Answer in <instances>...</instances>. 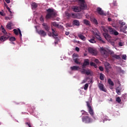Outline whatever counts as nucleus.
<instances>
[{"mask_svg":"<svg viewBox=\"0 0 127 127\" xmlns=\"http://www.w3.org/2000/svg\"><path fill=\"white\" fill-rule=\"evenodd\" d=\"M57 16V12L56 10L53 8H49L47 9V15H46V19H49L56 17Z\"/></svg>","mask_w":127,"mask_h":127,"instance_id":"1","label":"nucleus"},{"mask_svg":"<svg viewBox=\"0 0 127 127\" xmlns=\"http://www.w3.org/2000/svg\"><path fill=\"white\" fill-rule=\"evenodd\" d=\"M87 7L85 4H81L80 6H73L72 7V11L74 12H79L82 10H84Z\"/></svg>","mask_w":127,"mask_h":127,"instance_id":"2","label":"nucleus"},{"mask_svg":"<svg viewBox=\"0 0 127 127\" xmlns=\"http://www.w3.org/2000/svg\"><path fill=\"white\" fill-rule=\"evenodd\" d=\"M2 30V32H3V33H4V35H3L0 37V41H1V42H4L5 41H6L7 40H8L9 36V35H8V34L6 32V30L4 29V30Z\"/></svg>","mask_w":127,"mask_h":127,"instance_id":"3","label":"nucleus"},{"mask_svg":"<svg viewBox=\"0 0 127 127\" xmlns=\"http://www.w3.org/2000/svg\"><path fill=\"white\" fill-rule=\"evenodd\" d=\"M82 122L85 124H91L92 123V119L88 116H83L82 117Z\"/></svg>","mask_w":127,"mask_h":127,"instance_id":"4","label":"nucleus"},{"mask_svg":"<svg viewBox=\"0 0 127 127\" xmlns=\"http://www.w3.org/2000/svg\"><path fill=\"white\" fill-rule=\"evenodd\" d=\"M88 52L92 56H96L98 54V51H97V50L93 48H88Z\"/></svg>","mask_w":127,"mask_h":127,"instance_id":"5","label":"nucleus"},{"mask_svg":"<svg viewBox=\"0 0 127 127\" xmlns=\"http://www.w3.org/2000/svg\"><path fill=\"white\" fill-rule=\"evenodd\" d=\"M64 14L65 15V16H66L67 18L72 17V18H77V15H76V13H69L67 12H64Z\"/></svg>","mask_w":127,"mask_h":127,"instance_id":"6","label":"nucleus"},{"mask_svg":"<svg viewBox=\"0 0 127 127\" xmlns=\"http://www.w3.org/2000/svg\"><path fill=\"white\" fill-rule=\"evenodd\" d=\"M100 53H101V54L104 56V57H107L108 56V53L107 52V51L103 47L100 48Z\"/></svg>","mask_w":127,"mask_h":127,"instance_id":"7","label":"nucleus"},{"mask_svg":"<svg viewBox=\"0 0 127 127\" xmlns=\"http://www.w3.org/2000/svg\"><path fill=\"white\" fill-rule=\"evenodd\" d=\"M87 103V106L88 107V110L89 111V114L91 115V116H93L94 115V112H93V109H92V107L90 105V103L89 102H86Z\"/></svg>","mask_w":127,"mask_h":127,"instance_id":"8","label":"nucleus"},{"mask_svg":"<svg viewBox=\"0 0 127 127\" xmlns=\"http://www.w3.org/2000/svg\"><path fill=\"white\" fill-rule=\"evenodd\" d=\"M43 28L46 31L49 32L50 30L51 29V27L49 25L47 24V23H42V24Z\"/></svg>","mask_w":127,"mask_h":127,"instance_id":"9","label":"nucleus"},{"mask_svg":"<svg viewBox=\"0 0 127 127\" xmlns=\"http://www.w3.org/2000/svg\"><path fill=\"white\" fill-rule=\"evenodd\" d=\"M97 12L101 16L106 15V14H105V12H104V11H103V10H102V9L100 7L97 8Z\"/></svg>","mask_w":127,"mask_h":127,"instance_id":"10","label":"nucleus"},{"mask_svg":"<svg viewBox=\"0 0 127 127\" xmlns=\"http://www.w3.org/2000/svg\"><path fill=\"white\" fill-rule=\"evenodd\" d=\"M13 31H14V34L15 35H18L19 34L20 37L22 36V34H21V31L19 28H18V29H14Z\"/></svg>","mask_w":127,"mask_h":127,"instance_id":"11","label":"nucleus"},{"mask_svg":"<svg viewBox=\"0 0 127 127\" xmlns=\"http://www.w3.org/2000/svg\"><path fill=\"white\" fill-rule=\"evenodd\" d=\"M37 33L40 35V36L41 37H45L46 36V32L45 31H44V30H40L38 31H37Z\"/></svg>","mask_w":127,"mask_h":127,"instance_id":"12","label":"nucleus"},{"mask_svg":"<svg viewBox=\"0 0 127 127\" xmlns=\"http://www.w3.org/2000/svg\"><path fill=\"white\" fill-rule=\"evenodd\" d=\"M95 36H96V39H97L99 41H101L102 42V43L105 44V41L104 40H102V38L100 37L99 35V34L98 33H96L94 34Z\"/></svg>","mask_w":127,"mask_h":127,"instance_id":"13","label":"nucleus"},{"mask_svg":"<svg viewBox=\"0 0 127 127\" xmlns=\"http://www.w3.org/2000/svg\"><path fill=\"white\" fill-rule=\"evenodd\" d=\"M98 87H99V89H100V90L106 92V89L104 88V85H103V84L99 83Z\"/></svg>","mask_w":127,"mask_h":127,"instance_id":"14","label":"nucleus"},{"mask_svg":"<svg viewBox=\"0 0 127 127\" xmlns=\"http://www.w3.org/2000/svg\"><path fill=\"white\" fill-rule=\"evenodd\" d=\"M122 88H121V87L120 86L117 87L116 88V93H117V94L118 95H121V90H122Z\"/></svg>","mask_w":127,"mask_h":127,"instance_id":"15","label":"nucleus"},{"mask_svg":"<svg viewBox=\"0 0 127 127\" xmlns=\"http://www.w3.org/2000/svg\"><path fill=\"white\" fill-rule=\"evenodd\" d=\"M72 25L79 26H80V22L77 20H73L72 21Z\"/></svg>","mask_w":127,"mask_h":127,"instance_id":"16","label":"nucleus"},{"mask_svg":"<svg viewBox=\"0 0 127 127\" xmlns=\"http://www.w3.org/2000/svg\"><path fill=\"white\" fill-rule=\"evenodd\" d=\"M89 60L86 59L84 61V63L83 64V68H85V66H87L89 65Z\"/></svg>","mask_w":127,"mask_h":127,"instance_id":"17","label":"nucleus"},{"mask_svg":"<svg viewBox=\"0 0 127 127\" xmlns=\"http://www.w3.org/2000/svg\"><path fill=\"white\" fill-rule=\"evenodd\" d=\"M103 36H104V38H105V39L107 40H109V39H110L111 38V37L110 36H109V34H108V33H103Z\"/></svg>","mask_w":127,"mask_h":127,"instance_id":"18","label":"nucleus"},{"mask_svg":"<svg viewBox=\"0 0 127 127\" xmlns=\"http://www.w3.org/2000/svg\"><path fill=\"white\" fill-rule=\"evenodd\" d=\"M108 84L110 85V89H112V87L114 86V83L111 80V79H108Z\"/></svg>","mask_w":127,"mask_h":127,"instance_id":"19","label":"nucleus"},{"mask_svg":"<svg viewBox=\"0 0 127 127\" xmlns=\"http://www.w3.org/2000/svg\"><path fill=\"white\" fill-rule=\"evenodd\" d=\"M78 37L81 40H83V41H86V37H85L82 34H78Z\"/></svg>","mask_w":127,"mask_h":127,"instance_id":"20","label":"nucleus"},{"mask_svg":"<svg viewBox=\"0 0 127 127\" xmlns=\"http://www.w3.org/2000/svg\"><path fill=\"white\" fill-rule=\"evenodd\" d=\"M79 69L80 68L79 67V66H73L70 67V70H71V71H78Z\"/></svg>","mask_w":127,"mask_h":127,"instance_id":"21","label":"nucleus"},{"mask_svg":"<svg viewBox=\"0 0 127 127\" xmlns=\"http://www.w3.org/2000/svg\"><path fill=\"white\" fill-rule=\"evenodd\" d=\"M52 31H53V35L54 36H59V34H58L57 31L55 30V29L52 28Z\"/></svg>","mask_w":127,"mask_h":127,"instance_id":"22","label":"nucleus"},{"mask_svg":"<svg viewBox=\"0 0 127 127\" xmlns=\"http://www.w3.org/2000/svg\"><path fill=\"white\" fill-rule=\"evenodd\" d=\"M89 42L91 44H95L96 43V41L95 40V37H93L92 39L89 40Z\"/></svg>","mask_w":127,"mask_h":127,"instance_id":"23","label":"nucleus"},{"mask_svg":"<svg viewBox=\"0 0 127 127\" xmlns=\"http://www.w3.org/2000/svg\"><path fill=\"white\" fill-rule=\"evenodd\" d=\"M83 23H84V24L87 25V26H89L90 25V21H89L87 19H85L83 21Z\"/></svg>","mask_w":127,"mask_h":127,"instance_id":"24","label":"nucleus"},{"mask_svg":"<svg viewBox=\"0 0 127 127\" xmlns=\"http://www.w3.org/2000/svg\"><path fill=\"white\" fill-rule=\"evenodd\" d=\"M11 22L7 23V25H6V28H7V29L9 30H11L12 28L11 27Z\"/></svg>","mask_w":127,"mask_h":127,"instance_id":"25","label":"nucleus"},{"mask_svg":"<svg viewBox=\"0 0 127 127\" xmlns=\"http://www.w3.org/2000/svg\"><path fill=\"white\" fill-rule=\"evenodd\" d=\"M85 74H86V75H91V74H92V71H91V70L88 69H87V72H85Z\"/></svg>","mask_w":127,"mask_h":127,"instance_id":"26","label":"nucleus"},{"mask_svg":"<svg viewBox=\"0 0 127 127\" xmlns=\"http://www.w3.org/2000/svg\"><path fill=\"white\" fill-rule=\"evenodd\" d=\"M51 26H52V27H53V26L58 27L60 26H62V25H59V24L57 23L56 22H53V23H52Z\"/></svg>","mask_w":127,"mask_h":127,"instance_id":"27","label":"nucleus"},{"mask_svg":"<svg viewBox=\"0 0 127 127\" xmlns=\"http://www.w3.org/2000/svg\"><path fill=\"white\" fill-rule=\"evenodd\" d=\"M108 30H109V32H117L116 31H115V30H114L113 28H112L111 27H108Z\"/></svg>","mask_w":127,"mask_h":127,"instance_id":"28","label":"nucleus"},{"mask_svg":"<svg viewBox=\"0 0 127 127\" xmlns=\"http://www.w3.org/2000/svg\"><path fill=\"white\" fill-rule=\"evenodd\" d=\"M37 7V3L35 2L32 3V9H35Z\"/></svg>","mask_w":127,"mask_h":127,"instance_id":"29","label":"nucleus"},{"mask_svg":"<svg viewBox=\"0 0 127 127\" xmlns=\"http://www.w3.org/2000/svg\"><path fill=\"white\" fill-rule=\"evenodd\" d=\"M104 76H105V75H104V74H103L102 73H100V77H99L100 80H104Z\"/></svg>","mask_w":127,"mask_h":127,"instance_id":"30","label":"nucleus"},{"mask_svg":"<svg viewBox=\"0 0 127 127\" xmlns=\"http://www.w3.org/2000/svg\"><path fill=\"white\" fill-rule=\"evenodd\" d=\"M112 57H113V58L114 59H118V60H120V56H119V55H113L112 56Z\"/></svg>","mask_w":127,"mask_h":127,"instance_id":"31","label":"nucleus"},{"mask_svg":"<svg viewBox=\"0 0 127 127\" xmlns=\"http://www.w3.org/2000/svg\"><path fill=\"white\" fill-rule=\"evenodd\" d=\"M102 30H103V31H104V32H105V33H107L108 32V30H107V29H106V28H105V27H104V26H102Z\"/></svg>","mask_w":127,"mask_h":127,"instance_id":"32","label":"nucleus"},{"mask_svg":"<svg viewBox=\"0 0 127 127\" xmlns=\"http://www.w3.org/2000/svg\"><path fill=\"white\" fill-rule=\"evenodd\" d=\"M76 15H77L76 18L80 19L82 18V14H81V13H77V14H76Z\"/></svg>","mask_w":127,"mask_h":127,"instance_id":"33","label":"nucleus"},{"mask_svg":"<svg viewBox=\"0 0 127 127\" xmlns=\"http://www.w3.org/2000/svg\"><path fill=\"white\" fill-rule=\"evenodd\" d=\"M110 33L111 34H113L115 36H118L119 34L118 32H110Z\"/></svg>","mask_w":127,"mask_h":127,"instance_id":"34","label":"nucleus"},{"mask_svg":"<svg viewBox=\"0 0 127 127\" xmlns=\"http://www.w3.org/2000/svg\"><path fill=\"white\" fill-rule=\"evenodd\" d=\"M73 62H74V63H75V64H80L78 59H73Z\"/></svg>","mask_w":127,"mask_h":127,"instance_id":"35","label":"nucleus"},{"mask_svg":"<svg viewBox=\"0 0 127 127\" xmlns=\"http://www.w3.org/2000/svg\"><path fill=\"white\" fill-rule=\"evenodd\" d=\"M15 40L16 39L15 38V37H10V38L9 39V41L11 42H14L15 41Z\"/></svg>","mask_w":127,"mask_h":127,"instance_id":"36","label":"nucleus"},{"mask_svg":"<svg viewBox=\"0 0 127 127\" xmlns=\"http://www.w3.org/2000/svg\"><path fill=\"white\" fill-rule=\"evenodd\" d=\"M89 86V84L88 83H86L84 86V89L85 90H87L88 89V87Z\"/></svg>","mask_w":127,"mask_h":127,"instance_id":"37","label":"nucleus"},{"mask_svg":"<svg viewBox=\"0 0 127 127\" xmlns=\"http://www.w3.org/2000/svg\"><path fill=\"white\" fill-rule=\"evenodd\" d=\"M116 102L118 103H120L121 102V99H120V97H118L116 98Z\"/></svg>","mask_w":127,"mask_h":127,"instance_id":"38","label":"nucleus"},{"mask_svg":"<svg viewBox=\"0 0 127 127\" xmlns=\"http://www.w3.org/2000/svg\"><path fill=\"white\" fill-rule=\"evenodd\" d=\"M79 58V55L76 54H72V58Z\"/></svg>","mask_w":127,"mask_h":127,"instance_id":"39","label":"nucleus"},{"mask_svg":"<svg viewBox=\"0 0 127 127\" xmlns=\"http://www.w3.org/2000/svg\"><path fill=\"white\" fill-rule=\"evenodd\" d=\"M85 72H87V70L85 68L82 69V70H81V73H82V74H85Z\"/></svg>","mask_w":127,"mask_h":127,"instance_id":"40","label":"nucleus"},{"mask_svg":"<svg viewBox=\"0 0 127 127\" xmlns=\"http://www.w3.org/2000/svg\"><path fill=\"white\" fill-rule=\"evenodd\" d=\"M121 57H122V60H126V58H127L126 55H122L121 56Z\"/></svg>","mask_w":127,"mask_h":127,"instance_id":"41","label":"nucleus"},{"mask_svg":"<svg viewBox=\"0 0 127 127\" xmlns=\"http://www.w3.org/2000/svg\"><path fill=\"white\" fill-rule=\"evenodd\" d=\"M79 1L81 3V4H85V0H79Z\"/></svg>","mask_w":127,"mask_h":127,"instance_id":"42","label":"nucleus"},{"mask_svg":"<svg viewBox=\"0 0 127 127\" xmlns=\"http://www.w3.org/2000/svg\"><path fill=\"white\" fill-rule=\"evenodd\" d=\"M93 22L95 23L96 25H98V22L97 21V20L95 18L93 19Z\"/></svg>","mask_w":127,"mask_h":127,"instance_id":"43","label":"nucleus"},{"mask_svg":"<svg viewBox=\"0 0 127 127\" xmlns=\"http://www.w3.org/2000/svg\"><path fill=\"white\" fill-rule=\"evenodd\" d=\"M55 27H57L59 29H64V26H63L62 25H60L59 26H55Z\"/></svg>","mask_w":127,"mask_h":127,"instance_id":"44","label":"nucleus"},{"mask_svg":"<svg viewBox=\"0 0 127 127\" xmlns=\"http://www.w3.org/2000/svg\"><path fill=\"white\" fill-rule=\"evenodd\" d=\"M7 10H8V11L10 13V15L12 16V12L11 11L10 8L7 6Z\"/></svg>","mask_w":127,"mask_h":127,"instance_id":"45","label":"nucleus"},{"mask_svg":"<svg viewBox=\"0 0 127 127\" xmlns=\"http://www.w3.org/2000/svg\"><path fill=\"white\" fill-rule=\"evenodd\" d=\"M40 20L42 23L44 22V20H43V16L42 15L40 16Z\"/></svg>","mask_w":127,"mask_h":127,"instance_id":"46","label":"nucleus"},{"mask_svg":"<svg viewBox=\"0 0 127 127\" xmlns=\"http://www.w3.org/2000/svg\"><path fill=\"white\" fill-rule=\"evenodd\" d=\"M99 70L101 71H103L104 70V68H103V66H99Z\"/></svg>","mask_w":127,"mask_h":127,"instance_id":"47","label":"nucleus"},{"mask_svg":"<svg viewBox=\"0 0 127 127\" xmlns=\"http://www.w3.org/2000/svg\"><path fill=\"white\" fill-rule=\"evenodd\" d=\"M119 24H121V25L124 26L125 25V22L122 21H119Z\"/></svg>","mask_w":127,"mask_h":127,"instance_id":"48","label":"nucleus"},{"mask_svg":"<svg viewBox=\"0 0 127 127\" xmlns=\"http://www.w3.org/2000/svg\"><path fill=\"white\" fill-rule=\"evenodd\" d=\"M0 15L2 16H5V14H4L3 13V12H0Z\"/></svg>","mask_w":127,"mask_h":127,"instance_id":"49","label":"nucleus"},{"mask_svg":"<svg viewBox=\"0 0 127 127\" xmlns=\"http://www.w3.org/2000/svg\"><path fill=\"white\" fill-rule=\"evenodd\" d=\"M75 51L79 52V51H80V49L78 47H75Z\"/></svg>","mask_w":127,"mask_h":127,"instance_id":"50","label":"nucleus"},{"mask_svg":"<svg viewBox=\"0 0 127 127\" xmlns=\"http://www.w3.org/2000/svg\"><path fill=\"white\" fill-rule=\"evenodd\" d=\"M11 18H11V17H5V19L6 20H10Z\"/></svg>","mask_w":127,"mask_h":127,"instance_id":"51","label":"nucleus"},{"mask_svg":"<svg viewBox=\"0 0 127 127\" xmlns=\"http://www.w3.org/2000/svg\"><path fill=\"white\" fill-rule=\"evenodd\" d=\"M7 3H10V0H4Z\"/></svg>","mask_w":127,"mask_h":127,"instance_id":"52","label":"nucleus"},{"mask_svg":"<svg viewBox=\"0 0 127 127\" xmlns=\"http://www.w3.org/2000/svg\"><path fill=\"white\" fill-rule=\"evenodd\" d=\"M119 46H123V44H122V42H119Z\"/></svg>","mask_w":127,"mask_h":127,"instance_id":"53","label":"nucleus"},{"mask_svg":"<svg viewBox=\"0 0 127 127\" xmlns=\"http://www.w3.org/2000/svg\"><path fill=\"white\" fill-rule=\"evenodd\" d=\"M110 64H109V63L106 62L105 63V66H110Z\"/></svg>","mask_w":127,"mask_h":127,"instance_id":"54","label":"nucleus"},{"mask_svg":"<svg viewBox=\"0 0 127 127\" xmlns=\"http://www.w3.org/2000/svg\"><path fill=\"white\" fill-rule=\"evenodd\" d=\"M96 65V64L93 62L90 63V65Z\"/></svg>","mask_w":127,"mask_h":127,"instance_id":"55","label":"nucleus"},{"mask_svg":"<svg viewBox=\"0 0 127 127\" xmlns=\"http://www.w3.org/2000/svg\"><path fill=\"white\" fill-rule=\"evenodd\" d=\"M26 124L27 125V126H28V127H31V126H30V123H26Z\"/></svg>","mask_w":127,"mask_h":127,"instance_id":"56","label":"nucleus"},{"mask_svg":"<svg viewBox=\"0 0 127 127\" xmlns=\"http://www.w3.org/2000/svg\"><path fill=\"white\" fill-rule=\"evenodd\" d=\"M95 63L99 64V60L97 59L95 60Z\"/></svg>","mask_w":127,"mask_h":127,"instance_id":"57","label":"nucleus"},{"mask_svg":"<svg viewBox=\"0 0 127 127\" xmlns=\"http://www.w3.org/2000/svg\"><path fill=\"white\" fill-rule=\"evenodd\" d=\"M65 35L68 36L69 34V32H68L67 31H65Z\"/></svg>","mask_w":127,"mask_h":127,"instance_id":"58","label":"nucleus"},{"mask_svg":"<svg viewBox=\"0 0 127 127\" xmlns=\"http://www.w3.org/2000/svg\"><path fill=\"white\" fill-rule=\"evenodd\" d=\"M113 5H114L115 6H116L117 5L116 1H114V2L113 3Z\"/></svg>","mask_w":127,"mask_h":127,"instance_id":"59","label":"nucleus"},{"mask_svg":"<svg viewBox=\"0 0 127 127\" xmlns=\"http://www.w3.org/2000/svg\"><path fill=\"white\" fill-rule=\"evenodd\" d=\"M91 66H94V67H95V68H97V65H91Z\"/></svg>","mask_w":127,"mask_h":127,"instance_id":"60","label":"nucleus"},{"mask_svg":"<svg viewBox=\"0 0 127 127\" xmlns=\"http://www.w3.org/2000/svg\"><path fill=\"white\" fill-rule=\"evenodd\" d=\"M1 29H2V30H5V28H4V26H1Z\"/></svg>","mask_w":127,"mask_h":127,"instance_id":"61","label":"nucleus"},{"mask_svg":"<svg viewBox=\"0 0 127 127\" xmlns=\"http://www.w3.org/2000/svg\"><path fill=\"white\" fill-rule=\"evenodd\" d=\"M86 83V80H83V81L82 82V84H84V83Z\"/></svg>","mask_w":127,"mask_h":127,"instance_id":"62","label":"nucleus"},{"mask_svg":"<svg viewBox=\"0 0 127 127\" xmlns=\"http://www.w3.org/2000/svg\"><path fill=\"white\" fill-rule=\"evenodd\" d=\"M112 19L111 18H108V21L110 22V21H112Z\"/></svg>","mask_w":127,"mask_h":127,"instance_id":"63","label":"nucleus"},{"mask_svg":"<svg viewBox=\"0 0 127 127\" xmlns=\"http://www.w3.org/2000/svg\"><path fill=\"white\" fill-rule=\"evenodd\" d=\"M122 97H124V99H125L126 96H125V95H122Z\"/></svg>","mask_w":127,"mask_h":127,"instance_id":"64","label":"nucleus"}]
</instances>
